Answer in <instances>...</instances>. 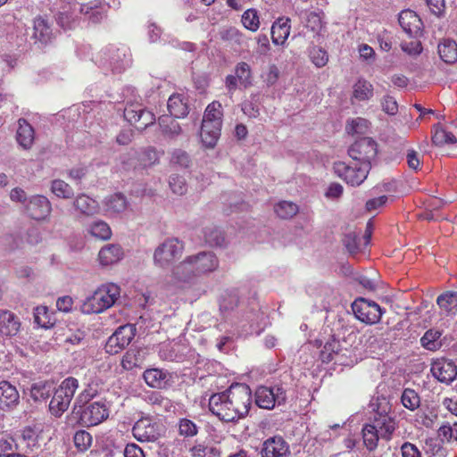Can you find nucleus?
<instances>
[{"mask_svg":"<svg viewBox=\"0 0 457 457\" xmlns=\"http://www.w3.org/2000/svg\"><path fill=\"white\" fill-rule=\"evenodd\" d=\"M352 310L356 319L367 325L379 322L385 312V309L376 302L362 297L356 299L352 303Z\"/></svg>","mask_w":457,"mask_h":457,"instance_id":"nucleus-9","label":"nucleus"},{"mask_svg":"<svg viewBox=\"0 0 457 457\" xmlns=\"http://www.w3.org/2000/svg\"><path fill=\"white\" fill-rule=\"evenodd\" d=\"M73 206L83 216H94L100 212L98 203L85 194H80L75 198Z\"/></svg>","mask_w":457,"mask_h":457,"instance_id":"nucleus-26","label":"nucleus"},{"mask_svg":"<svg viewBox=\"0 0 457 457\" xmlns=\"http://www.w3.org/2000/svg\"><path fill=\"white\" fill-rule=\"evenodd\" d=\"M145 358V350L137 347L129 349L122 357L121 366L126 370L141 368Z\"/></svg>","mask_w":457,"mask_h":457,"instance_id":"nucleus-30","label":"nucleus"},{"mask_svg":"<svg viewBox=\"0 0 457 457\" xmlns=\"http://www.w3.org/2000/svg\"><path fill=\"white\" fill-rule=\"evenodd\" d=\"M167 108L170 114V116L173 118L180 119L186 117L189 112L187 97L183 94L171 95L168 99Z\"/></svg>","mask_w":457,"mask_h":457,"instance_id":"nucleus-23","label":"nucleus"},{"mask_svg":"<svg viewBox=\"0 0 457 457\" xmlns=\"http://www.w3.org/2000/svg\"><path fill=\"white\" fill-rule=\"evenodd\" d=\"M51 191L60 198L70 199L73 196L72 187L62 179H54L51 185Z\"/></svg>","mask_w":457,"mask_h":457,"instance_id":"nucleus-50","label":"nucleus"},{"mask_svg":"<svg viewBox=\"0 0 457 457\" xmlns=\"http://www.w3.org/2000/svg\"><path fill=\"white\" fill-rule=\"evenodd\" d=\"M289 454V445L280 436L269 437L262 443V457H287Z\"/></svg>","mask_w":457,"mask_h":457,"instance_id":"nucleus-17","label":"nucleus"},{"mask_svg":"<svg viewBox=\"0 0 457 457\" xmlns=\"http://www.w3.org/2000/svg\"><path fill=\"white\" fill-rule=\"evenodd\" d=\"M373 96V86L366 79H360L353 87V98L359 102L368 101Z\"/></svg>","mask_w":457,"mask_h":457,"instance_id":"nucleus-38","label":"nucleus"},{"mask_svg":"<svg viewBox=\"0 0 457 457\" xmlns=\"http://www.w3.org/2000/svg\"><path fill=\"white\" fill-rule=\"evenodd\" d=\"M375 411L372 426L377 429L380 438L390 440L396 428L395 420L390 415L391 405L386 398H378L371 404Z\"/></svg>","mask_w":457,"mask_h":457,"instance_id":"nucleus-5","label":"nucleus"},{"mask_svg":"<svg viewBox=\"0 0 457 457\" xmlns=\"http://www.w3.org/2000/svg\"><path fill=\"white\" fill-rule=\"evenodd\" d=\"M222 106L218 101H213L205 109L203 121H222Z\"/></svg>","mask_w":457,"mask_h":457,"instance_id":"nucleus-52","label":"nucleus"},{"mask_svg":"<svg viewBox=\"0 0 457 457\" xmlns=\"http://www.w3.org/2000/svg\"><path fill=\"white\" fill-rule=\"evenodd\" d=\"M204 237L205 243L212 247H222L227 244L223 231L213 225L207 226L204 228Z\"/></svg>","mask_w":457,"mask_h":457,"instance_id":"nucleus-35","label":"nucleus"},{"mask_svg":"<svg viewBox=\"0 0 457 457\" xmlns=\"http://www.w3.org/2000/svg\"><path fill=\"white\" fill-rule=\"evenodd\" d=\"M398 21L400 26L410 37H416L420 34L422 21L415 12L411 10L401 12Z\"/></svg>","mask_w":457,"mask_h":457,"instance_id":"nucleus-20","label":"nucleus"},{"mask_svg":"<svg viewBox=\"0 0 457 457\" xmlns=\"http://www.w3.org/2000/svg\"><path fill=\"white\" fill-rule=\"evenodd\" d=\"M312 62L318 68L324 67L328 62V53L320 46H312L309 50Z\"/></svg>","mask_w":457,"mask_h":457,"instance_id":"nucleus-54","label":"nucleus"},{"mask_svg":"<svg viewBox=\"0 0 457 457\" xmlns=\"http://www.w3.org/2000/svg\"><path fill=\"white\" fill-rule=\"evenodd\" d=\"M170 163L180 168H188L191 164V158L186 151L174 149L170 153Z\"/></svg>","mask_w":457,"mask_h":457,"instance_id":"nucleus-55","label":"nucleus"},{"mask_svg":"<svg viewBox=\"0 0 457 457\" xmlns=\"http://www.w3.org/2000/svg\"><path fill=\"white\" fill-rule=\"evenodd\" d=\"M436 303L445 315L455 313L457 310V292L446 291L437 296Z\"/></svg>","mask_w":457,"mask_h":457,"instance_id":"nucleus-34","label":"nucleus"},{"mask_svg":"<svg viewBox=\"0 0 457 457\" xmlns=\"http://www.w3.org/2000/svg\"><path fill=\"white\" fill-rule=\"evenodd\" d=\"M241 21L246 29L252 32L257 31L260 28V18L257 10L250 8L245 11Z\"/></svg>","mask_w":457,"mask_h":457,"instance_id":"nucleus-45","label":"nucleus"},{"mask_svg":"<svg viewBox=\"0 0 457 457\" xmlns=\"http://www.w3.org/2000/svg\"><path fill=\"white\" fill-rule=\"evenodd\" d=\"M25 209L30 218L42 220L50 215L52 205L46 196L37 195L31 196L25 204Z\"/></svg>","mask_w":457,"mask_h":457,"instance_id":"nucleus-15","label":"nucleus"},{"mask_svg":"<svg viewBox=\"0 0 457 457\" xmlns=\"http://www.w3.org/2000/svg\"><path fill=\"white\" fill-rule=\"evenodd\" d=\"M20 402V395L14 386L8 381L0 382V409L3 411L13 410Z\"/></svg>","mask_w":457,"mask_h":457,"instance_id":"nucleus-19","label":"nucleus"},{"mask_svg":"<svg viewBox=\"0 0 457 457\" xmlns=\"http://www.w3.org/2000/svg\"><path fill=\"white\" fill-rule=\"evenodd\" d=\"M53 391L52 384L47 381H39L31 385L29 395L36 403L46 402Z\"/></svg>","mask_w":457,"mask_h":457,"instance_id":"nucleus-36","label":"nucleus"},{"mask_svg":"<svg viewBox=\"0 0 457 457\" xmlns=\"http://www.w3.org/2000/svg\"><path fill=\"white\" fill-rule=\"evenodd\" d=\"M124 118L138 130L145 129L155 121L154 114L137 103L126 105Z\"/></svg>","mask_w":457,"mask_h":457,"instance_id":"nucleus-11","label":"nucleus"},{"mask_svg":"<svg viewBox=\"0 0 457 457\" xmlns=\"http://www.w3.org/2000/svg\"><path fill=\"white\" fill-rule=\"evenodd\" d=\"M79 387L77 378L69 377L65 378L55 389L49 403V410L56 417L66 411L71 404L76 390Z\"/></svg>","mask_w":457,"mask_h":457,"instance_id":"nucleus-6","label":"nucleus"},{"mask_svg":"<svg viewBox=\"0 0 457 457\" xmlns=\"http://www.w3.org/2000/svg\"><path fill=\"white\" fill-rule=\"evenodd\" d=\"M143 378L147 386L157 389L170 386L172 380V375L169 371L157 368L145 370Z\"/></svg>","mask_w":457,"mask_h":457,"instance_id":"nucleus-18","label":"nucleus"},{"mask_svg":"<svg viewBox=\"0 0 457 457\" xmlns=\"http://www.w3.org/2000/svg\"><path fill=\"white\" fill-rule=\"evenodd\" d=\"M158 123L162 134L169 138H176L182 133V129L172 116L162 115L158 119Z\"/></svg>","mask_w":457,"mask_h":457,"instance_id":"nucleus-33","label":"nucleus"},{"mask_svg":"<svg viewBox=\"0 0 457 457\" xmlns=\"http://www.w3.org/2000/svg\"><path fill=\"white\" fill-rule=\"evenodd\" d=\"M438 436L447 442H450L452 439L457 442V421L453 425H450V423L442 425L438 429Z\"/></svg>","mask_w":457,"mask_h":457,"instance_id":"nucleus-60","label":"nucleus"},{"mask_svg":"<svg viewBox=\"0 0 457 457\" xmlns=\"http://www.w3.org/2000/svg\"><path fill=\"white\" fill-rule=\"evenodd\" d=\"M135 337V328L132 325L120 326L108 338L105 344V352L116 354L128 346Z\"/></svg>","mask_w":457,"mask_h":457,"instance_id":"nucleus-12","label":"nucleus"},{"mask_svg":"<svg viewBox=\"0 0 457 457\" xmlns=\"http://www.w3.org/2000/svg\"><path fill=\"white\" fill-rule=\"evenodd\" d=\"M73 441L77 449L80 452H84L91 445L92 436L88 432L79 430L75 433Z\"/></svg>","mask_w":457,"mask_h":457,"instance_id":"nucleus-57","label":"nucleus"},{"mask_svg":"<svg viewBox=\"0 0 457 457\" xmlns=\"http://www.w3.org/2000/svg\"><path fill=\"white\" fill-rule=\"evenodd\" d=\"M34 321L37 325L44 328H48L54 324L51 314L46 306H37L35 308Z\"/></svg>","mask_w":457,"mask_h":457,"instance_id":"nucleus-51","label":"nucleus"},{"mask_svg":"<svg viewBox=\"0 0 457 457\" xmlns=\"http://www.w3.org/2000/svg\"><path fill=\"white\" fill-rule=\"evenodd\" d=\"M106 211L111 214L120 213L127 209L128 202L121 194H114L107 197L104 201Z\"/></svg>","mask_w":457,"mask_h":457,"instance_id":"nucleus-39","label":"nucleus"},{"mask_svg":"<svg viewBox=\"0 0 457 457\" xmlns=\"http://www.w3.org/2000/svg\"><path fill=\"white\" fill-rule=\"evenodd\" d=\"M275 212L281 219H291L298 212L297 204L293 202L281 201L275 205Z\"/></svg>","mask_w":457,"mask_h":457,"instance_id":"nucleus-47","label":"nucleus"},{"mask_svg":"<svg viewBox=\"0 0 457 457\" xmlns=\"http://www.w3.org/2000/svg\"><path fill=\"white\" fill-rule=\"evenodd\" d=\"M96 62L104 71L121 73L131 63L129 51L126 46H109L98 53Z\"/></svg>","mask_w":457,"mask_h":457,"instance_id":"nucleus-4","label":"nucleus"},{"mask_svg":"<svg viewBox=\"0 0 457 457\" xmlns=\"http://www.w3.org/2000/svg\"><path fill=\"white\" fill-rule=\"evenodd\" d=\"M31 37L36 42L44 45L50 43L54 38V33L48 21L40 16L36 17L33 21V33Z\"/></svg>","mask_w":457,"mask_h":457,"instance_id":"nucleus-22","label":"nucleus"},{"mask_svg":"<svg viewBox=\"0 0 457 457\" xmlns=\"http://www.w3.org/2000/svg\"><path fill=\"white\" fill-rule=\"evenodd\" d=\"M123 254V250L120 245L110 244L101 248L98 260L102 266H109L120 261Z\"/></svg>","mask_w":457,"mask_h":457,"instance_id":"nucleus-25","label":"nucleus"},{"mask_svg":"<svg viewBox=\"0 0 457 457\" xmlns=\"http://www.w3.org/2000/svg\"><path fill=\"white\" fill-rule=\"evenodd\" d=\"M290 19L280 17L271 26V39L275 45H283L290 34Z\"/></svg>","mask_w":457,"mask_h":457,"instance_id":"nucleus-28","label":"nucleus"},{"mask_svg":"<svg viewBox=\"0 0 457 457\" xmlns=\"http://www.w3.org/2000/svg\"><path fill=\"white\" fill-rule=\"evenodd\" d=\"M86 232L97 240H109L112 237V229L109 224L102 220H95L86 227Z\"/></svg>","mask_w":457,"mask_h":457,"instance_id":"nucleus-31","label":"nucleus"},{"mask_svg":"<svg viewBox=\"0 0 457 457\" xmlns=\"http://www.w3.org/2000/svg\"><path fill=\"white\" fill-rule=\"evenodd\" d=\"M235 75L243 87L247 88L252 86V70L247 62H238L235 67Z\"/></svg>","mask_w":457,"mask_h":457,"instance_id":"nucleus-42","label":"nucleus"},{"mask_svg":"<svg viewBox=\"0 0 457 457\" xmlns=\"http://www.w3.org/2000/svg\"><path fill=\"white\" fill-rule=\"evenodd\" d=\"M120 288L114 283L100 286L81 305L84 313H100L112 307L120 297Z\"/></svg>","mask_w":457,"mask_h":457,"instance_id":"nucleus-3","label":"nucleus"},{"mask_svg":"<svg viewBox=\"0 0 457 457\" xmlns=\"http://www.w3.org/2000/svg\"><path fill=\"white\" fill-rule=\"evenodd\" d=\"M362 438L367 449L372 451L377 448L380 436L372 424H366L362 428Z\"/></svg>","mask_w":457,"mask_h":457,"instance_id":"nucleus-43","label":"nucleus"},{"mask_svg":"<svg viewBox=\"0 0 457 457\" xmlns=\"http://www.w3.org/2000/svg\"><path fill=\"white\" fill-rule=\"evenodd\" d=\"M377 154V143L371 137L360 138L348 149V154L353 162H357L361 166L368 164V170H370L371 162L375 160Z\"/></svg>","mask_w":457,"mask_h":457,"instance_id":"nucleus-8","label":"nucleus"},{"mask_svg":"<svg viewBox=\"0 0 457 457\" xmlns=\"http://www.w3.org/2000/svg\"><path fill=\"white\" fill-rule=\"evenodd\" d=\"M184 251V244L178 238H167L160 244L154 253V263L155 266L169 268L176 259H179Z\"/></svg>","mask_w":457,"mask_h":457,"instance_id":"nucleus-7","label":"nucleus"},{"mask_svg":"<svg viewBox=\"0 0 457 457\" xmlns=\"http://www.w3.org/2000/svg\"><path fill=\"white\" fill-rule=\"evenodd\" d=\"M219 259L210 251L199 252L187 256L173 267V278L182 283H191L197 278L208 275L219 268Z\"/></svg>","mask_w":457,"mask_h":457,"instance_id":"nucleus-2","label":"nucleus"},{"mask_svg":"<svg viewBox=\"0 0 457 457\" xmlns=\"http://www.w3.org/2000/svg\"><path fill=\"white\" fill-rule=\"evenodd\" d=\"M191 457H220V450L214 445L198 443L189 449Z\"/></svg>","mask_w":457,"mask_h":457,"instance_id":"nucleus-37","label":"nucleus"},{"mask_svg":"<svg viewBox=\"0 0 457 457\" xmlns=\"http://www.w3.org/2000/svg\"><path fill=\"white\" fill-rule=\"evenodd\" d=\"M138 162L139 164L145 168L148 166H152L154 163H156L159 160V154L157 150L153 146H148L144 149H142L138 153Z\"/></svg>","mask_w":457,"mask_h":457,"instance_id":"nucleus-48","label":"nucleus"},{"mask_svg":"<svg viewBox=\"0 0 457 457\" xmlns=\"http://www.w3.org/2000/svg\"><path fill=\"white\" fill-rule=\"evenodd\" d=\"M97 395V389L93 385H87V387L78 395L76 403L83 405L89 402Z\"/></svg>","mask_w":457,"mask_h":457,"instance_id":"nucleus-62","label":"nucleus"},{"mask_svg":"<svg viewBox=\"0 0 457 457\" xmlns=\"http://www.w3.org/2000/svg\"><path fill=\"white\" fill-rule=\"evenodd\" d=\"M132 433L134 437L141 442L154 441L158 436L154 424L146 418L140 419L134 424Z\"/></svg>","mask_w":457,"mask_h":457,"instance_id":"nucleus-21","label":"nucleus"},{"mask_svg":"<svg viewBox=\"0 0 457 457\" xmlns=\"http://www.w3.org/2000/svg\"><path fill=\"white\" fill-rule=\"evenodd\" d=\"M286 399V392L281 386H260L255 392V403L262 409L270 410L276 403H285Z\"/></svg>","mask_w":457,"mask_h":457,"instance_id":"nucleus-13","label":"nucleus"},{"mask_svg":"<svg viewBox=\"0 0 457 457\" xmlns=\"http://www.w3.org/2000/svg\"><path fill=\"white\" fill-rule=\"evenodd\" d=\"M382 110L389 114L395 115L398 112V104L395 99L390 96H385L381 101Z\"/></svg>","mask_w":457,"mask_h":457,"instance_id":"nucleus-63","label":"nucleus"},{"mask_svg":"<svg viewBox=\"0 0 457 457\" xmlns=\"http://www.w3.org/2000/svg\"><path fill=\"white\" fill-rule=\"evenodd\" d=\"M442 332L438 329H429L420 338L421 345L429 351H436L442 346Z\"/></svg>","mask_w":457,"mask_h":457,"instance_id":"nucleus-40","label":"nucleus"},{"mask_svg":"<svg viewBox=\"0 0 457 457\" xmlns=\"http://www.w3.org/2000/svg\"><path fill=\"white\" fill-rule=\"evenodd\" d=\"M432 142L436 145H444L445 144L453 145L457 142V139L453 133L448 132L439 125H436L434 129Z\"/></svg>","mask_w":457,"mask_h":457,"instance_id":"nucleus-46","label":"nucleus"},{"mask_svg":"<svg viewBox=\"0 0 457 457\" xmlns=\"http://www.w3.org/2000/svg\"><path fill=\"white\" fill-rule=\"evenodd\" d=\"M369 127V121L361 117L349 120L346 124V131L349 134H364Z\"/></svg>","mask_w":457,"mask_h":457,"instance_id":"nucleus-56","label":"nucleus"},{"mask_svg":"<svg viewBox=\"0 0 457 457\" xmlns=\"http://www.w3.org/2000/svg\"><path fill=\"white\" fill-rule=\"evenodd\" d=\"M169 184H170V189L176 195H182L186 194V192L187 190L186 179L182 176H179V175L170 176Z\"/></svg>","mask_w":457,"mask_h":457,"instance_id":"nucleus-59","label":"nucleus"},{"mask_svg":"<svg viewBox=\"0 0 457 457\" xmlns=\"http://www.w3.org/2000/svg\"><path fill=\"white\" fill-rule=\"evenodd\" d=\"M437 52L443 62L454 63L457 62V43L454 40L445 38L437 46Z\"/></svg>","mask_w":457,"mask_h":457,"instance_id":"nucleus-32","label":"nucleus"},{"mask_svg":"<svg viewBox=\"0 0 457 457\" xmlns=\"http://www.w3.org/2000/svg\"><path fill=\"white\" fill-rule=\"evenodd\" d=\"M401 402L403 405L410 411H415L420 405V395L415 390L411 388L403 390L401 396Z\"/></svg>","mask_w":457,"mask_h":457,"instance_id":"nucleus-49","label":"nucleus"},{"mask_svg":"<svg viewBox=\"0 0 457 457\" xmlns=\"http://www.w3.org/2000/svg\"><path fill=\"white\" fill-rule=\"evenodd\" d=\"M220 131H209L201 129V140L203 145L207 148H213L220 138Z\"/></svg>","mask_w":457,"mask_h":457,"instance_id":"nucleus-61","label":"nucleus"},{"mask_svg":"<svg viewBox=\"0 0 457 457\" xmlns=\"http://www.w3.org/2000/svg\"><path fill=\"white\" fill-rule=\"evenodd\" d=\"M401 453L402 457H422L418 447L410 442H405L402 445Z\"/></svg>","mask_w":457,"mask_h":457,"instance_id":"nucleus-64","label":"nucleus"},{"mask_svg":"<svg viewBox=\"0 0 457 457\" xmlns=\"http://www.w3.org/2000/svg\"><path fill=\"white\" fill-rule=\"evenodd\" d=\"M18 125L19 126L16 131V141L21 147L25 150H29L34 144V129L25 119H20L18 120Z\"/></svg>","mask_w":457,"mask_h":457,"instance_id":"nucleus-24","label":"nucleus"},{"mask_svg":"<svg viewBox=\"0 0 457 457\" xmlns=\"http://www.w3.org/2000/svg\"><path fill=\"white\" fill-rule=\"evenodd\" d=\"M147 403L153 405L156 411H169L173 407V404L170 399L163 396L160 392H151L145 397Z\"/></svg>","mask_w":457,"mask_h":457,"instance_id":"nucleus-41","label":"nucleus"},{"mask_svg":"<svg viewBox=\"0 0 457 457\" xmlns=\"http://www.w3.org/2000/svg\"><path fill=\"white\" fill-rule=\"evenodd\" d=\"M431 373L438 381L448 385L457 378V367L452 361L437 359L431 365Z\"/></svg>","mask_w":457,"mask_h":457,"instance_id":"nucleus-16","label":"nucleus"},{"mask_svg":"<svg viewBox=\"0 0 457 457\" xmlns=\"http://www.w3.org/2000/svg\"><path fill=\"white\" fill-rule=\"evenodd\" d=\"M80 13L87 17L93 23L100 22L105 17V4L101 1L95 0L83 4L79 7Z\"/></svg>","mask_w":457,"mask_h":457,"instance_id":"nucleus-27","label":"nucleus"},{"mask_svg":"<svg viewBox=\"0 0 457 457\" xmlns=\"http://www.w3.org/2000/svg\"><path fill=\"white\" fill-rule=\"evenodd\" d=\"M340 351V344L338 341L333 339L328 341L323 346L320 352V358L323 362H329L335 360V356L338 354Z\"/></svg>","mask_w":457,"mask_h":457,"instance_id":"nucleus-53","label":"nucleus"},{"mask_svg":"<svg viewBox=\"0 0 457 457\" xmlns=\"http://www.w3.org/2000/svg\"><path fill=\"white\" fill-rule=\"evenodd\" d=\"M179 432L185 437H193L198 433V428L188 419H180L179 421Z\"/></svg>","mask_w":457,"mask_h":457,"instance_id":"nucleus-58","label":"nucleus"},{"mask_svg":"<svg viewBox=\"0 0 457 457\" xmlns=\"http://www.w3.org/2000/svg\"><path fill=\"white\" fill-rule=\"evenodd\" d=\"M239 299L240 296L237 289L228 290L220 300V309L221 311L234 310L238 305Z\"/></svg>","mask_w":457,"mask_h":457,"instance_id":"nucleus-44","label":"nucleus"},{"mask_svg":"<svg viewBox=\"0 0 457 457\" xmlns=\"http://www.w3.org/2000/svg\"><path fill=\"white\" fill-rule=\"evenodd\" d=\"M335 173L353 187L360 186L366 179L370 172L368 164L360 165L359 162H353L346 164L344 162H337L334 163Z\"/></svg>","mask_w":457,"mask_h":457,"instance_id":"nucleus-10","label":"nucleus"},{"mask_svg":"<svg viewBox=\"0 0 457 457\" xmlns=\"http://www.w3.org/2000/svg\"><path fill=\"white\" fill-rule=\"evenodd\" d=\"M109 416V408L104 400L89 403L80 414V422L87 427L96 426Z\"/></svg>","mask_w":457,"mask_h":457,"instance_id":"nucleus-14","label":"nucleus"},{"mask_svg":"<svg viewBox=\"0 0 457 457\" xmlns=\"http://www.w3.org/2000/svg\"><path fill=\"white\" fill-rule=\"evenodd\" d=\"M252 404V391L245 384H232L227 390L212 394L209 409L225 422H234L245 418Z\"/></svg>","mask_w":457,"mask_h":457,"instance_id":"nucleus-1","label":"nucleus"},{"mask_svg":"<svg viewBox=\"0 0 457 457\" xmlns=\"http://www.w3.org/2000/svg\"><path fill=\"white\" fill-rule=\"evenodd\" d=\"M21 328V322L15 314L9 311L0 312V333L4 336H14Z\"/></svg>","mask_w":457,"mask_h":457,"instance_id":"nucleus-29","label":"nucleus"}]
</instances>
